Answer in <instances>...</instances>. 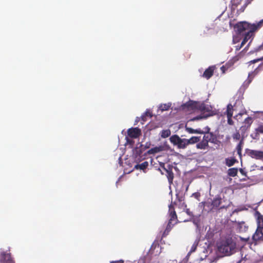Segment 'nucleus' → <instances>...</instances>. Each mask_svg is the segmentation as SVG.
Masks as SVG:
<instances>
[{
	"label": "nucleus",
	"instance_id": "obj_1",
	"mask_svg": "<svg viewBox=\"0 0 263 263\" xmlns=\"http://www.w3.org/2000/svg\"><path fill=\"white\" fill-rule=\"evenodd\" d=\"M255 215L257 218V228L252 238L257 241L263 238V216L258 211H256Z\"/></svg>",
	"mask_w": 263,
	"mask_h": 263
},
{
	"label": "nucleus",
	"instance_id": "obj_2",
	"mask_svg": "<svg viewBox=\"0 0 263 263\" xmlns=\"http://www.w3.org/2000/svg\"><path fill=\"white\" fill-rule=\"evenodd\" d=\"M234 248V244L229 239L221 241L218 247V251L227 256L230 255Z\"/></svg>",
	"mask_w": 263,
	"mask_h": 263
},
{
	"label": "nucleus",
	"instance_id": "obj_3",
	"mask_svg": "<svg viewBox=\"0 0 263 263\" xmlns=\"http://www.w3.org/2000/svg\"><path fill=\"white\" fill-rule=\"evenodd\" d=\"M252 25L253 24H250L247 22H240L234 25L231 22H230V26H233L236 33L239 34L246 33V31H250L252 28Z\"/></svg>",
	"mask_w": 263,
	"mask_h": 263
},
{
	"label": "nucleus",
	"instance_id": "obj_4",
	"mask_svg": "<svg viewBox=\"0 0 263 263\" xmlns=\"http://www.w3.org/2000/svg\"><path fill=\"white\" fill-rule=\"evenodd\" d=\"M262 24L263 19L260 20L257 24H253L252 28H251V30L244 33L245 36L242 41L241 42V45L239 49L242 47L249 39L253 37L254 35V32L259 29L261 27Z\"/></svg>",
	"mask_w": 263,
	"mask_h": 263
},
{
	"label": "nucleus",
	"instance_id": "obj_5",
	"mask_svg": "<svg viewBox=\"0 0 263 263\" xmlns=\"http://www.w3.org/2000/svg\"><path fill=\"white\" fill-rule=\"evenodd\" d=\"M170 140L173 145H176L179 149H185L188 146L187 139H182L177 135H173L171 136Z\"/></svg>",
	"mask_w": 263,
	"mask_h": 263
},
{
	"label": "nucleus",
	"instance_id": "obj_6",
	"mask_svg": "<svg viewBox=\"0 0 263 263\" xmlns=\"http://www.w3.org/2000/svg\"><path fill=\"white\" fill-rule=\"evenodd\" d=\"M211 107L208 105H206L205 104L202 103L200 104L199 107V110H200L201 112H203V114L206 113L203 117L201 116H198L194 117L192 120L195 121L202 119L203 118H207L208 117L211 116L213 115L212 110L210 109Z\"/></svg>",
	"mask_w": 263,
	"mask_h": 263
},
{
	"label": "nucleus",
	"instance_id": "obj_7",
	"mask_svg": "<svg viewBox=\"0 0 263 263\" xmlns=\"http://www.w3.org/2000/svg\"><path fill=\"white\" fill-rule=\"evenodd\" d=\"M127 135L125 137L126 141L127 142L130 143L132 141L130 140L128 137L133 139H136L141 135V130L138 127H132L127 130Z\"/></svg>",
	"mask_w": 263,
	"mask_h": 263
},
{
	"label": "nucleus",
	"instance_id": "obj_8",
	"mask_svg": "<svg viewBox=\"0 0 263 263\" xmlns=\"http://www.w3.org/2000/svg\"><path fill=\"white\" fill-rule=\"evenodd\" d=\"M246 154L252 159L259 160L263 162V151L247 148Z\"/></svg>",
	"mask_w": 263,
	"mask_h": 263
},
{
	"label": "nucleus",
	"instance_id": "obj_9",
	"mask_svg": "<svg viewBox=\"0 0 263 263\" xmlns=\"http://www.w3.org/2000/svg\"><path fill=\"white\" fill-rule=\"evenodd\" d=\"M0 263H15V261L10 252L1 251L0 252Z\"/></svg>",
	"mask_w": 263,
	"mask_h": 263
},
{
	"label": "nucleus",
	"instance_id": "obj_10",
	"mask_svg": "<svg viewBox=\"0 0 263 263\" xmlns=\"http://www.w3.org/2000/svg\"><path fill=\"white\" fill-rule=\"evenodd\" d=\"M161 166L166 173V176L167 177L169 184L170 185L172 184L173 183L174 177V173L173 172V166L168 165L167 168L165 167L164 164H163V166Z\"/></svg>",
	"mask_w": 263,
	"mask_h": 263
},
{
	"label": "nucleus",
	"instance_id": "obj_11",
	"mask_svg": "<svg viewBox=\"0 0 263 263\" xmlns=\"http://www.w3.org/2000/svg\"><path fill=\"white\" fill-rule=\"evenodd\" d=\"M210 128H208V132L204 133V136L203 138H204L205 141H206L208 143H214L216 140V137L215 135L213 133L209 132Z\"/></svg>",
	"mask_w": 263,
	"mask_h": 263
},
{
	"label": "nucleus",
	"instance_id": "obj_12",
	"mask_svg": "<svg viewBox=\"0 0 263 263\" xmlns=\"http://www.w3.org/2000/svg\"><path fill=\"white\" fill-rule=\"evenodd\" d=\"M168 213L170 215L169 221L173 222V221L177 219V216L175 211V208L172 202L169 205Z\"/></svg>",
	"mask_w": 263,
	"mask_h": 263
},
{
	"label": "nucleus",
	"instance_id": "obj_13",
	"mask_svg": "<svg viewBox=\"0 0 263 263\" xmlns=\"http://www.w3.org/2000/svg\"><path fill=\"white\" fill-rule=\"evenodd\" d=\"M215 69V66H210L208 68L205 70L202 75L203 77L206 78V79H209L213 75Z\"/></svg>",
	"mask_w": 263,
	"mask_h": 263
},
{
	"label": "nucleus",
	"instance_id": "obj_14",
	"mask_svg": "<svg viewBox=\"0 0 263 263\" xmlns=\"http://www.w3.org/2000/svg\"><path fill=\"white\" fill-rule=\"evenodd\" d=\"M208 147L209 143L206 141H205V140L204 139V138H202V140L201 141L198 142V143L196 144V147L198 149H205Z\"/></svg>",
	"mask_w": 263,
	"mask_h": 263
},
{
	"label": "nucleus",
	"instance_id": "obj_15",
	"mask_svg": "<svg viewBox=\"0 0 263 263\" xmlns=\"http://www.w3.org/2000/svg\"><path fill=\"white\" fill-rule=\"evenodd\" d=\"M221 203V198L220 195H217L212 201V205L214 208H218Z\"/></svg>",
	"mask_w": 263,
	"mask_h": 263
},
{
	"label": "nucleus",
	"instance_id": "obj_16",
	"mask_svg": "<svg viewBox=\"0 0 263 263\" xmlns=\"http://www.w3.org/2000/svg\"><path fill=\"white\" fill-rule=\"evenodd\" d=\"M164 150L163 146H156L151 148L147 152L148 154H154L159 152H162Z\"/></svg>",
	"mask_w": 263,
	"mask_h": 263
},
{
	"label": "nucleus",
	"instance_id": "obj_17",
	"mask_svg": "<svg viewBox=\"0 0 263 263\" xmlns=\"http://www.w3.org/2000/svg\"><path fill=\"white\" fill-rule=\"evenodd\" d=\"M200 104L197 102L193 101H189L186 103V106L188 108H190L193 110L199 109Z\"/></svg>",
	"mask_w": 263,
	"mask_h": 263
},
{
	"label": "nucleus",
	"instance_id": "obj_18",
	"mask_svg": "<svg viewBox=\"0 0 263 263\" xmlns=\"http://www.w3.org/2000/svg\"><path fill=\"white\" fill-rule=\"evenodd\" d=\"M253 123V118L250 117H248L247 118L243 123L245 124L244 126H242L241 128H249L251 126V124Z\"/></svg>",
	"mask_w": 263,
	"mask_h": 263
},
{
	"label": "nucleus",
	"instance_id": "obj_19",
	"mask_svg": "<svg viewBox=\"0 0 263 263\" xmlns=\"http://www.w3.org/2000/svg\"><path fill=\"white\" fill-rule=\"evenodd\" d=\"M200 141V137L192 136L191 138L187 139V145L194 144Z\"/></svg>",
	"mask_w": 263,
	"mask_h": 263
},
{
	"label": "nucleus",
	"instance_id": "obj_20",
	"mask_svg": "<svg viewBox=\"0 0 263 263\" xmlns=\"http://www.w3.org/2000/svg\"><path fill=\"white\" fill-rule=\"evenodd\" d=\"M242 0H231V11L234 12L235 9L241 3Z\"/></svg>",
	"mask_w": 263,
	"mask_h": 263
},
{
	"label": "nucleus",
	"instance_id": "obj_21",
	"mask_svg": "<svg viewBox=\"0 0 263 263\" xmlns=\"http://www.w3.org/2000/svg\"><path fill=\"white\" fill-rule=\"evenodd\" d=\"M148 165V162L147 161H144L141 164H138L135 166V168L137 170H141L144 171L145 170Z\"/></svg>",
	"mask_w": 263,
	"mask_h": 263
},
{
	"label": "nucleus",
	"instance_id": "obj_22",
	"mask_svg": "<svg viewBox=\"0 0 263 263\" xmlns=\"http://www.w3.org/2000/svg\"><path fill=\"white\" fill-rule=\"evenodd\" d=\"M233 110V106L231 104H229L227 107V111L224 114H226L227 117H232Z\"/></svg>",
	"mask_w": 263,
	"mask_h": 263
},
{
	"label": "nucleus",
	"instance_id": "obj_23",
	"mask_svg": "<svg viewBox=\"0 0 263 263\" xmlns=\"http://www.w3.org/2000/svg\"><path fill=\"white\" fill-rule=\"evenodd\" d=\"M171 134V130L169 129L162 130L160 133V136L162 138H166L170 136Z\"/></svg>",
	"mask_w": 263,
	"mask_h": 263
},
{
	"label": "nucleus",
	"instance_id": "obj_24",
	"mask_svg": "<svg viewBox=\"0 0 263 263\" xmlns=\"http://www.w3.org/2000/svg\"><path fill=\"white\" fill-rule=\"evenodd\" d=\"M238 173V169L235 167L229 168L228 171V174L231 177H235Z\"/></svg>",
	"mask_w": 263,
	"mask_h": 263
},
{
	"label": "nucleus",
	"instance_id": "obj_25",
	"mask_svg": "<svg viewBox=\"0 0 263 263\" xmlns=\"http://www.w3.org/2000/svg\"><path fill=\"white\" fill-rule=\"evenodd\" d=\"M214 29L213 28H206L203 31V35L205 36H210L215 33Z\"/></svg>",
	"mask_w": 263,
	"mask_h": 263
},
{
	"label": "nucleus",
	"instance_id": "obj_26",
	"mask_svg": "<svg viewBox=\"0 0 263 263\" xmlns=\"http://www.w3.org/2000/svg\"><path fill=\"white\" fill-rule=\"evenodd\" d=\"M152 117L151 112L148 111H146L143 115H142L141 117V121H142L141 123L143 124L144 122L147 120V117Z\"/></svg>",
	"mask_w": 263,
	"mask_h": 263
},
{
	"label": "nucleus",
	"instance_id": "obj_27",
	"mask_svg": "<svg viewBox=\"0 0 263 263\" xmlns=\"http://www.w3.org/2000/svg\"><path fill=\"white\" fill-rule=\"evenodd\" d=\"M226 165L228 166H231L233 165L236 162H237V160L234 158H228L226 160Z\"/></svg>",
	"mask_w": 263,
	"mask_h": 263
},
{
	"label": "nucleus",
	"instance_id": "obj_28",
	"mask_svg": "<svg viewBox=\"0 0 263 263\" xmlns=\"http://www.w3.org/2000/svg\"><path fill=\"white\" fill-rule=\"evenodd\" d=\"M176 196L177 201L173 203V205H177L178 203L181 202L184 200V197L183 196L180 195L179 194H176Z\"/></svg>",
	"mask_w": 263,
	"mask_h": 263
},
{
	"label": "nucleus",
	"instance_id": "obj_29",
	"mask_svg": "<svg viewBox=\"0 0 263 263\" xmlns=\"http://www.w3.org/2000/svg\"><path fill=\"white\" fill-rule=\"evenodd\" d=\"M170 107H171V105L169 104H161L159 106V109L160 110H161L162 111H163L168 110L170 109Z\"/></svg>",
	"mask_w": 263,
	"mask_h": 263
},
{
	"label": "nucleus",
	"instance_id": "obj_30",
	"mask_svg": "<svg viewBox=\"0 0 263 263\" xmlns=\"http://www.w3.org/2000/svg\"><path fill=\"white\" fill-rule=\"evenodd\" d=\"M256 133V136H257L259 134H263V125H259L258 127L256 128L255 129Z\"/></svg>",
	"mask_w": 263,
	"mask_h": 263
},
{
	"label": "nucleus",
	"instance_id": "obj_31",
	"mask_svg": "<svg viewBox=\"0 0 263 263\" xmlns=\"http://www.w3.org/2000/svg\"><path fill=\"white\" fill-rule=\"evenodd\" d=\"M237 154L239 155L240 157L241 156V149H242V142L240 141L239 144L237 145Z\"/></svg>",
	"mask_w": 263,
	"mask_h": 263
},
{
	"label": "nucleus",
	"instance_id": "obj_32",
	"mask_svg": "<svg viewBox=\"0 0 263 263\" xmlns=\"http://www.w3.org/2000/svg\"><path fill=\"white\" fill-rule=\"evenodd\" d=\"M247 5L248 4L246 3L243 6H242L239 9L237 10V13L238 15H239L240 13L243 12L245 11Z\"/></svg>",
	"mask_w": 263,
	"mask_h": 263
},
{
	"label": "nucleus",
	"instance_id": "obj_33",
	"mask_svg": "<svg viewBox=\"0 0 263 263\" xmlns=\"http://www.w3.org/2000/svg\"><path fill=\"white\" fill-rule=\"evenodd\" d=\"M192 197H193L197 199L198 201H200L199 198L200 197V193L199 192L194 193L192 195Z\"/></svg>",
	"mask_w": 263,
	"mask_h": 263
},
{
	"label": "nucleus",
	"instance_id": "obj_34",
	"mask_svg": "<svg viewBox=\"0 0 263 263\" xmlns=\"http://www.w3.org/2000/svg\"><path fill=\"white\" fill-rule=\"evenodd\" d=\"M173 225V224H172V222L168 221V222L166 228L165 229L166 230L167 232H170L172 228Z\"/></svg>",
	"mask_w": 263,
	"mask_h": 263
},
{
	"label": "nucleus",
	"instance_id": "obj_35",
	"mask_svg": "<svg viewBox=\"0 0 263 263\" xmlns=\"http://www.w3.org/2000/svg\"><path fill=\"white\" fill-rule=\"evenodd\" d=\"M177 205H178L179 208L185 209L186 208V204L184 202V201H182L181 202L178 203V204Z\"/></svg>",
	"mask_w": 263,
	"mask_h": 263
},
{
	"label": "nucleus",
	"instance_id": "obj_36",
	"mask_svg": "<svg viewBox=\"0 0 263 263\" xmlns=\"http://www.w3.org/2000/svg\"><path fill=\"white\" fill-rule=\"evenodd\" d=\"M185 212L191 218H193L194 217L193 212H191L189 209L185 208Z\"/></svg>",
	"mask_w": 263,
	"mask_h": 263
},
{
	"label": "nucleus",
	"instance_id": "obj_37",
	"mask_svg": "<svg viewBox=\"0 0 263 263\" xmlns=\"http://www.w3.org/2000/svg\"><path fill=\"white\" fill-rule=\"evenodd\" d=\"M185 130L190 134H194L195 133V130L194 129H193L191 127L185 126Z\"/></svg>",
	"mask_w": 263,
	"mask_h": 263
},
{
	"label": "nucleus",
	"instance_id": "obj_38",
	"mask_svg": "<svg viewBox=\"0 0 263 263\" xmlns=\"http://www.w3.org/2000/svg\"><path fill=\"white\" fill-rule=\"evenodd\" d=\"M240 137V134L238 132H236L233 135V139H235L236 140H239Z\"/></svg>",
	"mask_w": 263,
	"mask_h": 263
},
{
	"label": "nucleus",
	"instance_id": "obj_39",
	"mask_svg": "<svg viewBox=\"0 0 263 263\" xmlns=\"http://www.w3.org/2000/svg\"><path fill=\"white\" fill-rule=\"evenodd\" d=\"M197 246V244L194 243L191 248V249L190 252L192 253V252H194L196 250Z\"/></svg>",
	"mask_w": 263,
	"mask_h": 263
},
{
	"label": "nucleus",
	"instance_id": "obj_40",
	"mask_svg": "<svg viewBox=\"0 0 263 263\" xmlns=\"http://www.w3.org/2000/svg\"><path fill=\"white\" fill-rule=\"evenodd\" d=\"M227 118H228V123L229 125H233L234 122L232 119V117H227Z\"/></svg>",
	"mask_w": 263,
	"mask_h": 263
},
{
	"label": "nucleus",
	"instance_id": "obj_41",
	"mask_svg": "<svg viewBox=\"0 0 263 263\" xmlns=\"http://www.w3.org/2000/svg\"><path fill=\"white\" fill-rule=\"evenodd\" d=\"M204 133L203 132V131H202L201 129H196L195 130V133L194 134H204Z\"/></svg>",
	"mask_w": 263,
	"mask_h": 263
},
{
	"label": "nucleus",
	"instance_id": "obj_42",
	"mask_svg": "<svg viewBox=\"0 0 263 263\" xmlns=\"http://www.w3.org/2000/svg\"><path fill=\"white\" fill-rule=\"evenodd\" d=\"M170 232H167L166 230L165 229L162 234V237H166L169 233Z\"/></svg>",
	"mask_w": 263,
	"mask_h": 263
},
{
	"label": "nucleus",
	"instance_id": "obj_43",
	"mask_svg": "<svg viewBox=\"0 0 263 263\" xmlns=\"http://www.w3.org/2000/svg\"><path fill=\"white\" fill-rule=\"evenodd\" d=\"M220 69L222 71V73H224L226 68L225 67V66H222L221 67Z\"/></svg>",
	"mask_w": 263,
	"mask_h": 263
},
{
	"label": "nucleus",
	"instance_id": "obj_44",
	"mask_svg": "<svg viewBox=\"0 0 263 263\" xmlns=\"http://www.w3.org/2000/svg\"><path fill=\"white\" fill-rule=\"evenodd\" d=\"M123 262H124L123 260H120L117 261H112L110 263H123Z\"/></svg>",
	"mask_w": 263,
	"mask_h": 263
},
{
	"label": "nucleus",
	"instance_id": "obj_45",
	"mask_svg": "<svg viewBox=\"0 0 263 263\" xmlns=\"http://www.w3.org/2000/svg\"><path fill=\"white\" fill-rule=\"evenodd\" d=\"M139 121H140V118L137 117V118L135 120V122L136 123H135V125Z\"/></svg>",
	"mask_w": 263,
	"mask_h": 263
},
{
	"label": "nucleus",
	"instance_id": "obj_46",
	"mask_svg": "<svg viewBox=\"0 0 263 263\" xmlns=\"http://www.w3.org/2000/svg\"><path fill=\"white\" fill-rule=\"evenodd\" d=\"M259 60V59L254 60L251 61L250 62V63H255L256 62L258 61Z\"/></svg>",
	"mask_w": 263,
	"mask_h": 263
},
{
	"label": "nucleus",
	"instance_id": "obj_47",
	"mask_svg": "<svg viewBox=\"0 0 263 263\" xmlns=\"http://www.w3.org/2000/svg\"><path fill=\"white\" fill-rule=\"evenodd\" d=\"M239 171L242 175H246V173L242 168H240Z\"/></svg>",
	"mask_w": 263,
	"mask_h": 263
},
{
	"label": "nucleus",
	"instance_id": "obj_48",
	"mask_svg": "<svg viewBox=\"0 0 263 263\" xmlns=\"http://www.w3.org/2000/svg\"><path fill=\"white\" fill-rule=\"evenodd\" d=\"M242 115H243V113H239V114H238V115H237L236 116V117H235L234 118H235L237 117L238 116H241Z\"/></svg>",
	"mask_w": 263,
	"mask_h": 263
},
{
	"label": "nucleus",
	"instance_id": "obj_49",
	"mask_svg": "<svg viewBox=\"0 0 263 263\" xmlns=\"http://www.w3.org/2000/svg\"><path fill=\"white\" fill-rule=\"evenodd\" d=\"M260 170L263 171V166H261L259 168Z\"/></svg>",
	"mask_w": 263,
	"mask_h": 263
},
{
	"label": "nucleus",
	"instance_id": "obj_50",
	"mask_svg": "<svg viewBox=\"0 0 263 263\" xmlns=\"http://www.w3.org/2000/svg\"><path fill=\"white\" fill-rule=\"evenodd\" d=\"M188 188H189V185H187V187H186V191H187Z\"/></svg>",
	"mask_w": 263,
	"mask_h": 263
},
{
	"label": "nucleus",
	"instance_id": "obj_51",
	"mask_svg": "<svg viewBox=\"0 0 263 263\" xmlns=\"http://www.w3.org/2000/svg\"><path fill=\"white\" fill-rule=\"evenodd\" d=\"M223 208H225V206H223L220 207V209H223Z\"/></svg>",
	"mask_w": 263,
	"mask_h": 263
},
{
	"label": "nucleus",
	"instance_id": "obj_52",
	"mask_svg": "<svg viewBox=\"0 0 263 263\" xmlns=\"http://www.w3.org/2000/svg\"><path fill=\"white\" fill-rule=\"evenodd\" d=\"M154 245H152L151 247V249L153 247Z\"/></svg>",
	"mask_w": 263,
	"mask_h": 263
}]
</instances>
